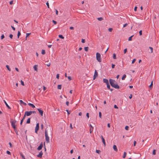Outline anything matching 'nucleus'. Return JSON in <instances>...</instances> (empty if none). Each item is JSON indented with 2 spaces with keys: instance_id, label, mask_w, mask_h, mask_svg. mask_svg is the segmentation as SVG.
I'll list each match as a JSON object with an SVG mask.
<instances>
[{
  "instance_id": "obj_1",
  "label": "nucleus",
  "mask_w": 159,
  "mask_h": 159,
  "mask_svg": "<svg viewBox=\"0 0 159 159\" xmlns=\"http://www.w3.org/2000/svg\"><path fill=\"white\" fill-rule=\"evenodd\" d=\"M109 82L111 85L113 87L116 89H119V86L117 84V82L114 80L110 79Z\"/></svg>"
},
{
  "instance_id": "obj_2",
  "label": "nucleus",
  "mask_w": 159,
  "mask_h": 159,
  "mask_svg": "<svg viewBox=\"0 0 159 159\" xmlns=\"http://www.w3.org/2000/svg\"><path fill=\"white\" fill-rule=\"evenodd\" d=\"M45 137L46 141L47 143H48L49 142V138L48 136V132L47 130L46 129L45 131Z\"/></svg>"
},
{
  "instance_id": "obj_3",
  "label": "nucleus",
  "mask_w": 159,
  "mask_h": 159,
  "mask_svg": "<svg viewBox=\"0 0 159 159\" xmlns=\"http://www.w3.org/2000/svg\"><path fill=\"white\" fill-rule=\"evenodd\" d=\"M96 58L97 60L99 62H101V57L100 54L98 52L96 53Z\"/></svg>"
},
{
  "instance_id": "obj_4",
  "label": "nucleus",
  "mask_w": 159,
  "mask_h": 159,
  "mask_svg": "<svg viewBox=\"0 0 159 159\" xmlns=\"http://www.w3.org/2000/svg\"><path fill=\"white\" fill-rule=\"evenodd\" d=\"M16 122V121L15 120H14L11 122V125L15 131L16 129L15 125Z\"/></svg>"
},
{
  "instance_id": "obj_5",
  "label": "nucleus",
  "mask_w": 159,
  "mask_h": 159,
  "mask_svg": "<svg viewBox=\"0 0 159 159\" xmlns=\"http://www.w3.org/2000/svg\"><path fill=\"white\" fill-rule=\"evenodd\" d=\"M39 129V123H37L36 124V125L35 128V133H37Z\"/></svg>"
},
{
  "instance_id": "obj_6",
  "label": "nucleus",
  "mask_w": 159,
  "mask_h": 159,
  "mask_svg": "<svg viewBox=\"0 0 159 159\" xmlns=\"http://www.w3.org/2000/svg\"><path fill=\"white\" fill-rule=\"evenodd\" d=\"M25 116H30L32 114L31 111H26L25 112Z\"/></svg>"
},
{
  "instance_id": "obj_7",
  "label": "nucleus",
  "mask_w": 159,
  "mask_h": 159,
  "mask_svg": "<svg viewBox=\"0 0 159 159\" xmlns=\"http://www.w3.org/2000/svg\"><path fill=\"white\" fill-rule=\"evenodd\" d=\"M98 76V73L96 70H95L93 77V80H94L96 77Z\"/></svg>"
},
{
  "instance_id": "obj_8",
  "label": "nucleus",
  "mask_w": 159,
  "mask_h": 159,
  "mask_svg": "<svg viewBox=\"0 0 159 159\" xmlns=\"http://www.w3.org/2000/svg\"><path fill=\"white\" fill-rule=\"evenodd\" d=\"M43 144L42 143H41L40 145L38 147V149L39 150H40L42 148H43Z\"/></svg>"
},
{
  "instance_id": "obj_9",
  "label": "nucleus",
  "mask_w": 159,
  "mask_h": 159,
  "mask_svg": "<svg viewBox=\"0 0 159 159\" xmlns=\"http://www.w3.org/2000/svg\"><path fill=\"white\" fill-rule=\"evenodd\" d=\"M38 110L39 111V113L40 114L41 116H43V111L40 109L38 108Z\"/></svg>"
},
{
  "instance_id": "obj_10",
  "label": "nucleus",
  "mask_w": 159,
  "mask_h": 159,
  "mask_svg": "<svg viewBox=\"0 0 159 159\" xmlns=\"http://www.w3.org/2000/svg\"><path fill=\"white\" fill-rule=\"evenodd\" d=\"M101 138L102 139V142H103V143L104 144V146H106V142H105V140L104 138H103V137L101 135Z\"/></svg>"
},
{
  "instance_id": "obj_11",
  "label": "nucleus",
  "mask_w": 159,
  "mask_h": 159,
  "mask_svg": "<svg viewBox=\"0 0 159 159\" xmlns=\"http://www.w3.org/2000/svg\"><path fill=\"white\" fill-rule=\"evenodd\" d=\"M43 154V152L42 151H41L39 154L37 155V157H38L41 158L42 157V155Z\"/></svg>"
},
{
  "instance_id": "obj_12",
  "label": "nucleus",
  "mask_w": 159,
  "mask_h": 159,
  "mask_svg": "<svg viewBox=\"0 0 159 159\" xmlns=\"http://www.w3.org/2000/svg\"><path fill=\"white\" fill-rule=\"evenodd\" d=\"M103 82L104 83L106 84H108L109 83L108 80L107 79H103Z\"/></svg>"
},
{
  "instance_id": "obj_13",
  "label": "nucleus",
  "mask_w": 159,
  "mask_h": 159,
  "mask_svg": "<svg viewBox=\"0 0 159 159\" xmlns=\"http://www.w3.org/2000/svg\"><path fill=\"white\" fill-rule=\"evenodd\" d=\"M45 65H46L48 66H50V62L49 61L45 62Z\"/></svg>"
},
{
  "instance_id": "obj_14",
  "label": "nucleus",
  "mask_w": 159,
  "mask_h": 159,
  "mask_svg": "<svg viewBox=\"0 0 159 159\" xmlns=\"http://www.w3.org/2000/svg\"><path fill=\"white\" fill-rule=\"evenodd\" d=\"M113 148L115 151L117 152L118 151V150L116 145H114L113 146Z\"/></svg>"
},
{
  "instance_id": "obj_15",
  "label": "nucleus",
  "mask_w": 159,
  "mask_h": 159,
  "mask_svg": "<svg viewBox=\"0 0 159 159\" xmlns=\"http://www.w3.org/2000/svg\"><path fill=\"white\" fill-rule=\"evenodd\" d=\"M3 101L5 103L6 105L8 108L10 109L11 107L9 106V105H8L6 101L5 100H3Z\"/></svg>"
},
{
  "instance_id": "obj_16",
  "label": "nucleus",
  "mask_w": 159,
  "mask_h": 159,
  "mask_svg": "<svg viewBox=\"0 0 159 159\" xmlns=\"http://www.w3.org/2000/svg\"><path fill=\"white\" fill-rule=\"evenodd\" d=\"M20 104H23L24 105H26V103L23 102L22 100H20Z\"/></svg>"
},
{
  "instance_id": "obj_17",
  "label": "nucleus",
  "mask_w": 159,
  "mask_h": 159,
  "mask_svg": "<svg viewBox=\"0 0 159 159\" xmlns=\"http://www.w3.org/2000/svg\"><path fill=\"white\" fill-rule=\"evenodd\" d=\"M28 105L30 106H31L32 108L35 107V106L33 104L31 103H29Z\"/></svg>"
},
{
  "instance_id": "obj_18",
  "label": "nucleus",
  "mask_w": 159,
  "mask_h": 159,
  "mask_svg": "<svg viewBox=\"0 0 159 159\" xmlns=\"http://www.w3.org/2000/svg\"><path fill=\"white\" fill-rule=\"evenodd\" d=\"M107 89H110V85L109 84V83H108V84H107Z\"/></svg>"
},
{
  "instance_id": "obj_19",
  "label": "nucleus",
  "mask_w": 159,
  "mask_h": 159,
  "mask_svg": "<svg viewBox=\"0 0 159 159\" xmlns=\"http://www.w3.org/2000/svg\"><path fill=\"white\" fill-rule=\"evenodd\" d=\"M93 127H90V134H91L92 132L93 131Z\"/></svg>"
},
{
  "instance_id": "obj_20",
  "label": "nucleus",
  "mask_w": 159,
  "mask_h": 159,
  "mask_svg": "<svg viewBox=\"0 0 159 159\" xmlns=\"http://www.w3.org/2000/svg\"><path fill=\"white\" fill-rule=\"evenodd\" d=\"M126 77V75H125V74L122 77V78H121L122 80H125Z\"/></svg>"
},
{
  "instance_id": "obj_21",
  "label": "nucleus",
  "mask_w": 159,
  "mask_h": 159,
  "mask_svg": "<svg viewBox=\"0 0 159 159\" xmlns=\"http://www.w3.org/2000/svg\"><path fill=\"white\" fill-rule=\"evenodd\" d=\"M152 86H153V81H152L150 85L149 86V88L150 89H151L152 88Z\"/></svg>"
},
{
  "instance_id": "obj_22",
  "label": "nucleus",
  "mask_w": 159,
  "mask_h": 159,
  "mask_svg": "<svg viewBox=\"0 0 159 159\" xmlns=\"http://www.w3.org/2000/svg\"><path fill=\"white\" fill-rule=\"evenodd\" d=\"M37 66H38L37 65H35V66H34V69L35 70H36V71H37Z\"/></svg>"
},
{
  "instance_id": "obj_23",
  "label": "nucleus",
  "mask_w": 159,
  "mask_h": 159,
  "mask_svg": "<svg viewBox=\"0 0 159 159\" xmlns=\"http://www.w3.org/2000/svg\"><path fill=\"white\" fill-rule=\"evenodd\" d=\"M6 67L7 68V69L9 71H11V69L10 68L9 66L8 65H7L6 66Z\"/></svg>"
},
{
  "instance_id": "obj_24",
  "label": "nucleus",
  "mask_w": 159,
  "mask_h": 159,
  "mask_svg": "<svg viewBox=\"0 0 159 159\" xmlns=\"http://www.w3.org/2000/svg\"><path fill=\"white\" fill-rule=\"evenodd\" d=\"M61 85L59 84L58 85L57 88L59 89H61Z\"/></svg>"
},
{
  "instance_id": "obj_25",
  "label": "nucleus",
  "mask_w": 159,
  "mask_h": 159,
  "mask_svg": "<svg viewBox=\"0 0 159 159\" xmlns=\"http://www.w3.org/2000/svg\"><path fill=\"white\" fill-rule=\"evenodd\" d=\"M113 59H116V55L115 53L113 54Z\"/></svg>"
},
{
  "instance_id": "obj_26",
  "label": "nucleus",
  "mask_w": 159,
  "mask_h": 159,
  "mask_svg": "<svg viewBox=\"0 0 159 159\" xmlns=\"http://www.w3.org/2000/svg\"><path fill=\"white\" fill-rule=\"evenodd\" d=\"M30 118H29L27 120V122H26V123L27 124H29L30 123Z\"/></svg>"
},
{
  "instance_id": "obj_27",
  "label": "nucleus",
  "mask_w": 159,
  "mask_h": 159,
  "mask_svg": "<svg viewBox=\"0 0 159 159\" xmlns=\"http://www.w3.org/2000/svg\"><path fill=\"white\" fill-rule=\"evenodd\" d=\"M126 155V153L125 152H124V155L123 156V158H124L125 157Z\"/></svg>"
},
{
  "instance_id": "obj_28",
  "label": "nucleus",
  "mask_w": 159,
  "mask_h": 159,
  "mask_svg": "<svg viewBox=\"0 0 159 159\" xmlns=\"http://www.w3.org/2000/svg\"><path fill=\"white\" fill-rule=\"evenodd\" d=\"M134 36V35H133L131 36L130 37L129 39H128V40L130 41H131L132 40V37Z\"/></svg>"
},
{
  "instance_id": "obj_29",
  "label": "nucleus",
  "mask_w": 159,
  "mask_h": 159,
  "mask_svg": "<svg viewBox=\"0 0 159 159\" xmlns=\"http://www.w3.org/2000/svg\"><path fill=\"white\" fill-rule=\"evenodd\" d=\"M20 34H20V31H18V34H17V37L18 38H19V37H20Z\"/></svg>"
},
{
  "instance_id": "obj_30",
  "label": "nucleus",
  "mask_w": 159,
  "mask_h": 159,
  "mask_svg": "<svg viewBox=\"0 0 159 159\" xmlns=\"http://www.w3.org/2000/svg\"><path fill=\"white\" fill-rule=\"evenodd\" d=\"M41 53L43 55L45 54V50H43V49L42 50V51Z\"/></svg>"
},
{
  "instance_id": "obj_31",
  "label": "nucleus",
  "mask_w": 159,
  "mask_h": 159,
  "mask_svg": "<svg viewBox=\"0 0 159 159\" xmlns=\"http://www.w3.org/2000/svg\"><path fill=\"white\" fill-rule=\"evenodd\" d=\"M58 37L60 38H61L62 39H64V37L62 35H58Z\"/></svg>"
},
{
  "instance_id": "obj_32",
  "label": "nucleus",
  "mask_w": 159,
  "mask_h": 159,
  "mask_svg": "<svg viewBox=\"0 0 159 159\" xmlns=\"http://www.w3.org/2000/svg\"><path fill=\"white\" fill-rule=\"evenodd\" d=\"M84 49L85 51L87 52L88 51L89 48L88 47H85Z\"/></svg>"
},
{
  "instance_id": "obj_33",
  "label": "nucleus",
  "mask_w": 159,
  "mask_h": 159,
  "mask_svg": "<svg viewBox=\"0 0 159 159\" xmlns=\"http://www.w3.org/2000/svg\"><path fill=\"white\" fill-rule=\"evenodd\" d=\"M133 88V86H132V85H131V86H128L127 87V89H128V88H129L130 89H132Z\"/></svg>"
},
{
  "instance_id": "obj_34",
  "label": "nucleus",
  "mask_w": 159,
  "mask_h": 159,
  "mask_svg": "<svg viewBox=\"0 0 159 159\" xmlns=\"http://www.w3.org/2000/svg\"><path fill=\"white\" fill-rule=\"evenodd\" d=\"M97 19L99 21H102L103 20L102 17H98L97 18Z\"/></svg>"
},
{
  "instance_id": "obj_35",
  "label": "nucleus",
  "mask_w": 159,
  "mask_h": 159,
  "mask_svg": "<svg viewBox=\"0 0 159 159\" xmlns=\"http://www.w3.org/2000/svg\"><path fill=\"white\" fill-rule=\"evenodd\" d=\"M81 42L83 43H85V39H81Z\"/></svg>"
},
{
  "instance_id": "obj_36",
  "label": "nucleus",
  "mask_w": 159,
  "mask_h": 159,
  "mask_svg": "<svg viewBox=\"0 0 159 159\" xmlns=\"http://www.w3.org/2000/svg\"><path fill=\"white\" fill-rule=\"evenodd\" d=\"M149 48L151 50V53H152L153 52V48L152 47H150Z\"/></svg>"
},
{
  "instance_id": "obj_37",
  "label": "nucleus",
  "mask_w": 159,
  "mask_h": 159,
  "mask_svg": "<svg viewBox=\"0 0 159 159\" xmlns=\"http://www.w3.org/2000/svg\"><path fill=\"white\" fill-rule=\"evenodd\" d=\"M46 4L47 5V6L48 7V8H49V3L48 2V1L47 2V3H46Z\"/></svg>"
},
{
  "instance_id": "obj_38",
  "label": "nucleus",
  "mask_w": 159,
  "mask_h": 159,
  "mask_svg": "<svg viewBox=\"0 0 159 159\" xmlns=\"http://www.w3.org/2000/svg\"><path fill=\"white\" fill-rule=\"evenodd\" d=\"M139 34L140 36H141L142 35V30H141L139 31Z\"/></svg>"
},
{
  "instance_id": "obj_39",
  "label": "nucleus",
  "mask_w": 159,
  "mask_h": 159,
  "mask_svg": "<svg viewBox=\"0 0 159 159\" xmlns=\"http://www.w3.org/2000/svg\"><path fill=\"white\" fill-rule=\"evenodd\" d=\"M20 155L21 156L22 159H25V157L24 156V155L22 154H21Z\"/></svg>"
},
{
  "instance_id": "obj_40",
  "label": "nucleus",
  "mask_w": 159,
  "mask_h": 159,
  "mask_svg": "<svg viewBox=\"0 0 159 159\" xmlns=\"http://www.w3.org/2000/svg\"><path fill=\"white\" fill-rule=\"evenodd\" d=\"M4 34H2L1 36V39H2L4 38Z\"/></svg>"
},
{
  "instance_id": "obj_41",
  "label": "nucleus",
  "mask_w": 159,
  "mask_h": 159,
  "mask_svg": "<svg viewBox=\"0 0 159 159\" xmlns=\"http://www.w3.org/2000/svg\"><path fill=\"white\" fill-rule=\"evenodd\" d=\"M136 61V59H134L132 61V63L133 64Z\"/></svg>"
},
{
  "instance_id": "obj_42",
  "label": "nucleus",
  "mask_w": 159,
  "mask_h": 159,
  "mask_svg": "<svg viewBox=\"0 0 159 159\" xmlns=\"http://www.w3.org/2000/svg\"><path fill=\"white\" fill-rule=\"evenodd\" d=\"M129 127L128 126H126L125 127V129L126 130H128L129 129Z\"/></svg>"
},
{
  "instance_id": "obj_43",
  "label": "nucleus",
  "mask_w": 159,
  "mask_h": 159,
  "mask_svg": "<svg viewBox=\"0 0 159 159\" xmlns=\"http://www.w3.org/2000/svg\"><path fill=\"white\" fill-rule=\"evenodd\" d=\"M96 153H98V154L100 153V151L99 150H96Z\"/></svg>"
},
{
  "instance_id": "obj_44",
  "label": "nucleus",
  "mask_w": 159,
  "mask_h": 159,
  "mask_svg": "<svg viewBox=\"0 0 159 159\" xmlns=\"http://www.w3.org/2000/svg\"><path fill=\"white\" fill-rule=\"evenodd\" d=\"M67 77L68 78L69 80H72L71 77V76H67Z\"/></svg>"
},
{
  "instance_id": "obj_45",
  "label": "nucleus",
  "mask_w": 159,
  "mask_h": 159,
  "mask_svg": "<svg viewBox=\"0 0 159 159\" xmlns=\"http://www.w3.org/2000/svg\"><path fill=\"white\" fill-rule=\"evenodd\" d=\"M13 35L12 34H11L9 35V37L11 39H12L13 37Z\"/></svg>"
},
{
  "instance_id": "obj_46",
  "label": "nucleus",
  "mask_w": 159,
  "mask_h": 159,
  "mask_svg": "<svg viewBox=\"0 0 159 159\" xmlns=\"http://www.w3.org/2000/svg\"><path fill=\"white\" fill-rule=\"evenodd\" d=\"M115 65L114 64H111V67H112V68H115Z\"/></svg>"
},
{
  "instance_id": "obj_47",
  "label": "nucleus",
  "mask_w": 159,
  "mask_h": 159,
  "mask_svg": "<svg viewBox=\"0 0 159 159\" xmlns=\"http://www.w3.org/2000/svg\"><path fill=\"white\" fill-rule=\"evenodd\" d=\"M21 85H22L23 86L24 85V83L23 81H22V80H21Z\"/></svg>"
},
{
  "instance_id": "obj_48",
  "label": "nucleus",
  "mask_w": 159,
  "mask_h": 159,
  "mask_svg": "<svg viewBox=\"0 0 159 159\" xmlns=\"http://www.w3.org/2000/svg\"><path fill=\"white\" fill-rule=\"evenodd\" d=\"M112 30H113V29L112 28H109L108 29V31L109 32H111L112 31Z\"/></svg>"
},
{
  "instance_id": "obj_49",
  "label": "nucleus",
  "mask_w": 159,
  "mask_h": 159,
  "mask_svg": "<svg viewBox=\"0 0 159 159\" xmlns=\"http://www.w3.org/2000/svg\"><path fill=\"white\" fill-rule=\"evenodd\" d=\"M56 78L57 79H59V74H57L56 75Z\"/></svg>"
},
{
  "instance_id": "obj_50",
  "label": "nucleus",
  "mask_w": 159,
  "mask_h": 159,
  "mask_svg": "<svg viewBox=\"0 0 159 159\" xmlns=\"http://www.w3.org/2000/svg\"><path fill=\"white\" fill-rule=\"evenodd\" d=\"M127 49L125 48L124 50V54H125L127 52Z\"/></svg>"
},
{
  "instance_id": "obj_51",
  "label": "nucleus",
  "mask_w": 159,
  "mask_h": 159,
  "mask_svg": "<svg viewBox=\"0 0 159 159\" xmlns=\"http://www.w3.org/2000/svg\"><path fill=\"white\" fill-rule=\"evenodd\" d=\"M52 22L54 23V24L55 25H56V24H57V22H56V21H55V20H52Z\"/></svg>"
},
{
  "instance_id": "obj_52",
  "label": "nucleus",
  "mask_w": 159,
  "mask_h": 159,
  "mask_svg": "<svg viewBox=\"0 0 159 159\" xmlns=\"http://www.w3.org/2000/svg\"><path fill=\"white\" fill-rule=\"evenodd\" d=\"M102 114L101 112H99V116L101 118Z\"/></svg>"
},
{
  "instance_id": "obj_53",
  "label": "nucleus",
  "mask_w": 159,
  "mask_h": 159,
  "mask_svg": "<svg viewBox=\"0 0 159 159\" xmlns=\"http://www.w3.org/2000/svg\"><path fill=\"white\" fill-rule=\"evenodd\" d=\"M152 154L153 155H155L156 154V151H155V150H154L153 151V152H152Z\"/></svg>"
},
{
  "instance_id": "obj_54",
  "label": "nucleus",
  "mask_w": 159,
  "mask_h": 159,
  "mask_svg": "<svg viewBox=\"0 0 159 159\" xmlns=\"http://www.w3.org/2000/svg\"><path fill=\"white\" fill-rule=\"evenodd\" d=\"M55 11H56V14L57 15H58V11L57 10V9H55Z\"/></svg>"
},
{
  "instance_id": "obj_55",
  "label": "nucleus",
  "mask_w": 159,
  "mask_h": 159,
  "mask_svg": "<svg viewBox=\"0 0 159 159\" xmlns=\"http://www.w3.org/2000/svg\"><path fill=\"white\" fill-rule=\"evenodd\" d=\"M137 7H136V6H135L134 8V10L135 11H137Z\"/></svg>"
},
{
  "instance_id": "obj_56",
  "label": "nucleus",
  "mask_w": 159,
  "mask_h": 159,
  "mask_svg": "<svg viewBox=\"0 0 159 159\" xmlns=\"http://www.w3.org/2000/svg\"><path fill=\"white\" fill-rule=\"evenodd\" d=\"M30 33H27L26 34V38H27V37H28L30 34Z\"/></svg>"
},
{
  "instance_id": "obj_57",
  "label": "nucleus",
  "mask_w": 159,
  "mask_h": 159,
  "mask_svg": "<svg viewBox=\"0 0 159 159\" xmlns=\"http://www.w3.org/2000/svg\"><path fill=\"white\" fill-rule=\"evenodd\" d=\"M127 25H128V24H127V23H126V24H125L123 25V27H125Z\"/></svg>"
},
{
  "instance_id": "obj_58",
  "label": "nucleus",
  "mask_w": 159,
  "mask_h": 159,
  "mask_svg": "<svg viewBox=\"0 0 159 159\" xmlns=\"http://www.w3.org/2000/svg\"><path fill=\"white\" fill-rule=\"evenodd\" d=\"M136 142L135 141H134V145L135 146H136Z\"/></svg>"
},
{
  "instance_id": "obj_59",
  "label": "nucleus",
  "mask_w": 159,
  "mask_h": 159,
  "mask_svg": "<svg viewBox=\"0 0 159 159\" xmlns=\"http://www.w3.org/2000/svg\"><path fill=\"white\" fill-rule=\"evenodd\" d=\"M7 153L9 155L11 154L10 152L8 151H7Z\"/></svg>"
},
{
  "instance_id": "obj_60",
  "label": "nucleus",
  "mask_w": 159,
  "mask_h": 159,
  "mask_svg": "<svg viewBox=\"0 0 159 159\" xmlns=\"http://www.w3.org/2000/svg\"><path fill=\"white\" fill-rule=\"evenodd\" d=\"M132 94H131L129 95V98L130 99H131L132 98Z\"/></svg>"
},
{
  "instance_id": "obj_61",
  "label": "nucleus",
  "mask_w": 159,
  "mask_h": 159,
  "mask_svg": "<svg viewBox=\"0 0 159 159\" xmlns=\"http://www.w3.org/2000/svg\"><path fill=\"white\" fill-rule=\"evenodd\" d=\"M13 1H11L9 3L10 5H11L13 4Z\"/></svg>"
},
{
  "instance_id": "obj_62",
  "label": "nucleus",
  "mask_w": 159,
  "mask_h": 159,
  "mask_svg": "<svg viewBox=\"0 0 159 159\" xmlns=\"http://www.w3.org/2000/svg\"><path fill=\"white\" fill-rule=\"evenodd\" d=\"M86 116L88 118H89V114L88 113H87L86 114Z\"/></svg>"
},
{
  "instance_id": "obj_63",
  "label": "nucleus",
  "mask_w": 159,
  "mask_h": 159,
  "mask_svg": "<svg viewBox=\"0 0 159 159\" xmlns=\"http://www.w3.org/2000/svg\"><path fill=\"white\" fill-rule=\"evenodd\" d=\"M11 27L12 29L13 30H15V28L13 26H11Z\"/></svg>"
},
{
  "instance_id": "obj_64",
  "label": "nucleus",
  "mask_w": 159,
  "mask_h": 159,
  "mask_svg": "<svg viewBox=\"0 0 159 159\" xmlns=\"http://www.w3.org/2000/svg\"><path fill=\"white\" fill-rule=\"evenodd\" d=\"M114 107L115 108H116V109H118V107L116 105H114Z\"/></svg>"
}]
</instances>
